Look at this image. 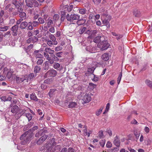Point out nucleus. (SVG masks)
<instances>
[{
  "label": "nucleus",
  "mask_w": 152,
  "mask_h": 152,
  "mask_svg": "<svg viewBox=\"0 0 152 152\" xmlns=\"http://www.w3.org/2000/svg\"><path fill=\"white\" fill-rule=\"evenodd\" d=\"M88 31H89V30H87L86 27H81L79 30L78 32L80 34H82L88 32Z\"/></svg>",
  "instance_id": "17"
},
{
  "label": "nucleus",
  "mask_w": 152,
  "mask_h": 152,
  "mask_svg": "<svg viewBox=\"0 0 152 152\" xmlns=\"http://www.w3.org/2000/svg\"><path fill=\"white\" fill-rule=\"evenodd\" d=\"M16 8L17 9L18 12L23 11V9L22 8L21 5V4H15Z\"/></svg>",
  "instance_id": "25"
},
{
  "label": "nucleus",
  "mask_w": 152,
  "mask_h": 152,
  "mask_svg": "<svg viewBox=\"0 0 152 152\" xmlns=\"http://www.w3.org/2000/svg\"><path fill=\"white\" fill-rule=\"evenodd\" d=\"M99 143L100 145L102 147H104L105 144V140H101L99 142Z\"/></svg>",
  "instance_id": "56"
},
{
  "label": "nucleus",
  "mask_w": 152,
  "mask_h": 152,
  "mask_svg": "<svg viewBox=\"0 0 152 152\" xmlns=\"http://www.w3.org/2000/svg\"><path fill=\"white\" fill-rule=\"evenodd\" d=\"M10 107L11 108V112L12 113L16 114L18 113L19 108L17 105H13L11 104L10 105Z\"/></svg>",
  "instance_id": "9"
},
{
  "label": "nucleus",
  "mask_w": 152,
  "mask_h": 152,
  "mask_svg": "<svg viewBox=\"0 0 152 152\" xmlns=\"http://www.w3.org/2000/svg\"><path fill=\"white\" fill-rule=\"evenodd\" d=\"M114 144L117 147H119L120 145V140L119 137L117 135L114 138L113 141Z\"/></svg>",
  "instance_id": "12"
},
{
  "label": "nucleus",
  "mask_w": 152,
  "mask_h": 152,
  "mask_svg": "<svg viewBox=\"0 0 152 152\" xmlns=\"http://www.w3.org/2000/svg\"><path fill=\"white\" fill-rule=\"evenodd\" d=\"M41 69V68L40 66H36L34 69V72L35 73H39Z\"/></svg>",
  "instance_id": "33"
},
{
  "label": "nucleus",
  "mask_w": 152,
  "mask_h": 152,
  "mask_svg": "<svg viewBox=\"0 0 152 152\" xmlns=\"http://www.w3.org/2000/svg\"><path fill=\"white\" fill-rule=\"evenodd\" d=\"M48 61V63H49L51 64H53L54 62V60L53 59H52L50 57L48 59H47Z\"/></svg>",
  "instance_id": "58"
},
{
  "label": "nucleus",
  "mask_w": 152,
  "mask_h": 152,
  "mask_svg": "<svg viewBox=\"0 0 152 152\" xmlns=\"http://www.w3.org/2000/svg\"><path fill=\"white\" fill-rule=\"evenodd\" d=\"M65 8H67V10L68 12H69L72 10L73 6L72 4H70L69 6L67 5H65L64 7Z\"/></svg>",
  "instance_id": "31"
},
{
  "label": "nucleus",
  "mask_w": 152,
  "mask_h": 152,
  "mask_svg": "<svg viewBox=\"0 0 152 152\" xmlns=\"http://www.w3.org/2000/svg\"><path fill=\"white\" fill-rule=\"evenodd\" d=\"M53 80L52 78H48L44 81V83L48 84H50L52 83Z\"/></svg>",
  "instance_id": "37"
},
{
  "label": "nucleus",
  "mask_w": 152,
  "mask_h": 152,
  "mask_svg": "<svg viewBox=\"0 0 152 152\" xmlns=\"http://www.w3.org/2000/svg\"><path fill=\"white\" fill-rule=\"evenodd\" d=\"M24 115L25 116L28 118L29 121H30L32 119L33 117L31 114L30 113H25Z\"/></svg>",
  "instance_id": "28"
},
{
  "label": "nucleus",
  "mask_w": 152,
  "mask_h": 152,
  "mask_svg": "<svg viewBox=\"0 0 152 152\" xmlns=\"http://www.w3.org/2000/svg\"><path fill=\"white\" fill-rule=\"evenodd\" d=\"M43 62V60L42 59H38L37 62V63L38 65H41Z\"/></svg>",
  "instance_id": "60"
},
{
  "label": "nucleus",
  "mask_w": 152,
  "mask_h": 152,
  "mask_svg": "<svg viewBox=\"0 0 152 152\" xmlns=\"http://www.w3.org/2000/svg\"><path fill=\"white\" fill-rule=\"evenodd\" d=\"M122 72H121L120 74H119V75L118 78V80H117V82H118V84H119L121 81V77H122Z\"/></svg>",
  "instance_id": "52"
},
{
  "label": "nucleus",
  "mask_w": 152,
  "mask_h": 152,
  "mask_svg": "<svg viewBox=\"0 0 152 152\" xmlns=\"http://www.w3.org/2000/svg\"><path fill=\"white\" fill-rule=\"evenodd\" d=\"M98 136L100 138H102L104 137L103 134V131L102 130H100L99 132Z\"/></svg>",
  "instance_id": "41"
},
{
  "label": "nucleus",
  "mask_w": 152,
  "mask_h": 152,
  "mask_svg": "<svg viewBox=\"0 0 152 152\" xmlns=\"http://www.w3.org/2000/svg\"><path fill=\"white\" fill-rule=\"evenodd\" d=\"M66 18L67 20L73 21L74 20L79 19L80 16L78 15L75 14H72L70 15L69 14H67L66 15Z\"/></svg>",
  "instance_id": "5"
},
{
  "label": "nucleus",
  "mask_w": 152,
  "mask_h": 152,
  "mask_svg": "<svg viewBox=\"0 0 152 152\" xmlns=\"http://www.w3.org/2000/svg\"><path fill=\"white\" fill-rule=\"evenodd\" d=\"M26 5L29 7H38L39 4L36 0H25Z\"/></svg>",
  "instance_id": "4"
},
{
  "label": "nucleus",
  "mask_w": 152,
  "mask_h": 152,
  "mask_svg": "<svg viewBox=\"0 0 152 152\" xmlns=\"http://www.w3.org/2000/svg\"><path fill=\"white\" fill-rule=\"evenodd\" d=\"M44 51L47 53H48L50 54H53L54 53V51L52 50L50 48H46L44 50Z\"/></svg>",
  "instance_id": "21"
},
{
  "label": "nucleus",
  "mask_w": 152,
  "mask_h": 152,
  "mask_svg": "<svg viewBox=\"0 0 152 152\" xmlns=\"http://www.w3.org/2000/svg\"><path fill=\"white\" fill-rule=\"evenodd\" d=\"M55 55L57 57L61 58L62 57V56L63 55V52H61L56 53H55Z\"/></svg>",
  "instance_id": "50"
},
{
  "label": "nucleus",
  "mask_w": 152,
  "mask_h": 152,
  "mask_svg": "<svg viewBox=\"0 0 152 152\" xmlns=\"http://www.w3.org/2000/svg\"><path fill=\"white\" fill-rule=\"evenodd\" d=\"M89 85V87H91V88L92 90L94 89L96 86V85L95 84L92 83H90Z\"/></svg>",
  "instance_id": "57"
},
{
  "label": "nucleus",
  "mask_w": 152,
  "mask_h": 152,
  "mask_svg": "<svg viewBox=\"0 0 152 152\" xmlns=\"http://www.w3.org/2000/svg\"><path fill=\"white\" fill-rule=\"evenodd\" d=\"M109 54L107 53H104L102 56V58L103 60L104 61L108 60L109 59Z\"/></svg>",
  "instance_id": "20"
},
{
  "label": "nucleus",
  "mask_w": 152,
  "mask_h": 152,
  "mask_svg": "<svg viewBox=\"0 0 152 152\" xmlns=\"http://www.w3.org/2000/svg\"><path fill=\"white\" fill-rule=\"evenodd\" d=\"M9 29V27L5 26L3 27H0V31H7Z\"/></svg>",
  "instance_id": "35"
},
{
  "label": "nucleus",
  "mask_w": 152,
  "mask_h": 152,
  "mask_svg": "<svg viewBox=\"0 0 152 152\" xmlns=\"http://www.w3.org/2000/svg\"><path fill=\"white\" fill-rule=\"evenodd\" d=\"M35 57L36 58H43V56L41 53H39L38 54H36V56H35Z\"/></svg>",
  "instance_id": "51"
},
{
  "label": "nucleus",
  "mask_w": 152,
  "mask_h": 152,
  "mask_svg": "<svg viewBox=\"0 0 152 152\" xmlns=\"http://www.w3.org/2000/svg\"><path fill=\"white\" fill-rule=\"evenodd\" d=\"M43 69L44 70H48L49 68V64L48 61H46L43 64Z\"/></svg>",
  "instance_id": "30"
},
{
  "label": "nucleus",
  "mask_w": 152,
  "mask_h": 152,
  "mask_svg": "<svg viewBox=\"0 0 152 152\" xmlns=\"http://www.w3.org/2000/svg\"><path fill=\"white\" fill-rule=\"evenodd\" d=\"M51 143H46L45 146L46 148V150H44L43 152H53L56 149H53V148L56 144V142L54 141L53 138L51 140Z\"/></svg>",
  "instance_id": "2"
},
{
  "label": "nucleus",
  "mask_w": 152,
  "mask_h": 152,
  "mask_svg": "<svg viewBox=\"0 0 152 152\" xmlns=\"http://www.w3.org/2000/svg\"><path fill=\"white\" fill-rule=\"evenodd\" d=\"M77 103L72 102H69V105H68V107L69 108H72L73 107H75L77 106Z\"/></svg>",
  "instance_id": "22"
},
{
  "label": "nucleus",
  "mask_w": 152,
  "mask_h": 152,
  "mask_svg": "<svg viewBox=\"0 0 152 152\" xmlns=\"http://www.w3.org/2000/svg\"><path fill=\"white\" fill-rule=\"evenodd\" d=\"M45 41L47 45L50 47H51L53 45V41L50 40L48 37H46Z\"/></svg>",
  "instance_id": "19"
},
{
  "label": "nucleus",
  "mask_w": 152,
  "mask_h": 152,
  "mask_svg": "<svg viewBox=\"0 0 152 152\" xmlns=\"http://www.w3.org/2000/svg\"><path fill=\"white\" fill-rule=\"evenodd\" d=\"M133 15L136 17H139L141 16V13L140 11L135 9L133 11Z\"/></svg>",
  "instance_id": "23"
},
{
  "label": "nucleus",
  "mask_w": 152,
  "mask_h": 152,
  "mask_svg": "<svg viewBox=\"0 0 152 152\" xmlns=\"http://www.w3.org/2000/svg\"><path fill=\"white\" fill-rule=\"evenodd\" d=\"M110 107V104L109 103H108L106 105V110L105 112H104L103 114H104L105 113L107 112L109 109Z\"/></svg>",
  "instance_id": "54"
},
{
  "label": "nucleus",
  "mask_w": 152,
  "mask_h": 152,
  "mask_svg": "<svg viewBox=\"0 0 152 152\" xmlns=\"http://www.w3.org/2000/svg\"><path fill=\"white\" fill-rule=\"evenodd\" d=\"M103 109V108L102 107L100 108V109L98 110L96 112V114L97 116H99V115H100V113L102 112Z\"/></svg>",
  "instance_id": "47"
},
{
  "label": "nucleus",
  "mask_w": 152,
  "mask_h": 152,
  "mask_svg": "<svg viewBox=\"0 0 152 152\" xmlns=\"http://www.w3.org/2000/svg\"><path fill=\"white\" fill-rule=\"evenodd\" d=\"M38 40V39L37 37H33L29 38L26 41L27 43H34L37 42Z\"/></svg>",
  "instance_id": "14"
},
{
  "label": "nucleus",
  "mask_w": 152,
  "mask_h": 152,
  "mask_svg": "<svg viewBox=\"0 0 152 152\" xmlns=\"http://www.w3.org/2000/svg\"><path fill=\"white\" fill-rule=\"evenodd\" d=\"M28 23L26 22H22L20 25V28L23 29L25 28L27 26Z\"/></svg>",
  "instance_id": "26"
},
{
  "label": "nucleus",
  "mask_w": 152,
  "mask_h": 152,
  "mask_svg": "<svg viewBox=\"0 0 152 152\" xmlns=\"http://www.w3.org/2000/svg\"><path fill=\"white\" fill-rule=\"evenodd\" d=\"M95 69V68L94 67L89 68L88 69V71L90 73H93Z\"/></svg>",
  "instance_id": "53"
},
{
  "label": "nucleus",
  "mask_w": 152,
  "mask_h": 152,
  "mask_svg": "<svg viewBox=\"0 0 152 152\" xmlns=\"http://www.w3.org/2000/svg\"><path fill=\"white\" fill-rule=\"evenodd\" d=\"M28 29L29 30H32L33 29V26L31 22H29L28 24Z\"/></svg>",
  "instance_id": "42"
},
{
  "label": "nucleus",
  "mask_w": 152,
  "mask_h": 152,
  "mask_svg": "<svg viewBox=\"0 0 152 152\" xmlns=\"http://www.w3.org/2000/svg\"><path fill=\"white\" fill-rule=\"evenodd\" d=\"M23 11H21V12H14L13 14L15 15H17L19 13V16L20 18H23L24 19H26V13L24 12H23Z\"/></svg>",
  "instance_id": "15"
},
{
  "label": "nucleus",
  "mask_w": 152,
  "mask_h": 152,
  "mask_svg": "<svg viewBox=\"0 0 152 152\" xmlns=\"http://www.w3.org/2000/svg\"><path fill=\"white\" fill-rule=\"evenodd\" d=\"M93 75L94 78L92 79V80L93 81L96 82L98 81L99 79V77L94 74H93Z\"/></svg>",
  "instance_id": "61"
},
{
  "label": "nucleus",
  "mask_w": 152,
  "mask_h": 152,
  "mask_svg": "<svg viewBox=\"0 0 152 152\" xmlns=\"http://www.w3.org/2000/svg\"><path fill=\"white\" fill-rule=\"evenodd\" d=\"M99 35L94 39V41L96 43H98L101 40L102 41L104 39V37L102 34Z\"/></svg>",
  "instance_id": "13"
},
{
  "label": "nucleus",
  "mask_w": 152,
  "mask_h": 152,
  "mask_svg": "<svg viewBox=\"0 0 152 152\" xmlns=\"http://www.w3.org/2000/svg\"><path fill=\"white\" fill-rule=\"evenodd\" d=\"M31 24L34 27H36L37 25H38L39 24V22L34 21H33L32 23H31Z\"/></svg>",
  "instance_id": "64"
},
{
  "label": "nucleus",
  "mask_w": 152,
  "mask_h": 152,
  "mask_svg": "<svg viewBox=\"0 0 152 152\" xmlns=\"http://www.w3.org/2000/svg\"><path fill=\"white\" fill-rule=\"evenodd\" d=\"M11 36L10 31H8L4 34V37L6 38H9Z\"/></svg>",
  "instance_id": "44"
},
{
  "label": "nucleus",
  "mask_w": 152,
  "mask_h": 152,
  "mask_svg": "<svg viewBox=\"0 0 152 152\" xmlns=\"http://www.w3.org/2000/svg\"><path fill=\"white\" fill-rule=\"evenodd\" d=\"M48 38H49L50 40H51L53 41H55L56 39L55 36L52 34H50V35H49Z\"/></svg>",
  "instance_id": "38"
},
{
  "label": "nucleus",
  "mask_w": 152,
  "mask_h": 152,
  "mask_svg": "<svg viewBox=\"0 0 152 152\" xmlns=\"http://www.w3.org/2000/svg\"><path fill=\"white\" fill-rule=\"evenodd\" d=\"M110 21V20L105 18L102 21V23L104 25H109Z\"/></svg>",
  "instance_id": "36"
},
{
  "label": "nucleus",
  "mask_w": 152,
  "mask_h": 152,
  "mask_svg": "<svg viewBox=\"0 0 152 152\" xmlns=\"http://www.w3.org/2000/svg\"><path fill=\"white\" fill-rule=\"evenodd\" d=\"M30 98L31 100L36 101H38V99L34 93H33L30 94Z\"/></svg>",
  "instance_id": "24"
},
{
  "label": "nucleus",
  "mask_w": 152,
  "mask_h": 152,
  "mask_svg": "<svg viewBox=\"0 0 152 152\" xmlns=\"http://www.w3.org/2000/svg\"><path fill=\"white\" fill-rule=\"evenodd\" d=\"M53 67L56 69L61 70L62 68V66H61L60 64L58 63L55 62L53 65Z\"/></svg>",
  "instance_id": "18"
},
{
  "label": "nucleus",
  "mask_w": 152,
  "mask_h": 152,
  "mask_svg": "<svg viewBox=\"0 0 152 152\" xmlns=\"http://www.w3.org/2000/svg\"><path fill=\"white\" fill-rule=\"evenodd\" d=\"M145 83L149 87L152 88V81L146 79L145 81Z\"/></svg>",
  "instance_id": "27"
},
{
  "label": "nucleus",
  "mask_w": 152,
  "mask_h": 152,
  "mask_svg": "<svg viewBox=\"0 0 152 152\" xmlns=\"http://www.w3.org/2000/svg\"><path fill=\"white\" fill-rule=\"evenodd\" d=\"M29 130L25 132L20 137V139L21 140V144L25 145L28 142L30 141L33 136V134Z\"/></svg>",
  "instance_id": "1"
},
{
  "label": "nucleus",
  "mask_w": 152,
  "mask_h": 152,
  "mask_svg": "<svg viewBox=\"0 0 152 152\" xmlns=\"http://www.w3.org/2000/svg\"><path fill=\"white\" fill-rule=\"evenodd\" d=\"M83 128L84 129L83 130V132L84 135L85 136H88V132L87 129V126L86 125H84V126L83 127Z\"/></svg>",
  "instance_id": "34"
},
{
  "label": "nucleus",
  "mask_w": 152,
  "mask_h": 152,
  "mask_svg": "<svg viewBox=\"0 0 152 152\" xmlns=\"http://www.w3.org/2000/svg\"><path fill=\"white\" fill-rule=\"evenodd\" d=\"M148 67V65L147 64H145L143 65L142 68L141 69V71H144L146 70Z\"/></svg>",
  "instance_id": "62"
},
{
  "label": "nucleus",
  "mask_w": 152,
  "mask_h": 152,
  "mask_svg": "<svg viewBox=\"0 0 152 152\" xmlns=\"http://www.w3.org/2000/svg\"><path fill=\"white\" fill-rule=\"evenodd\" d=\"M66 16V15L64 12H63V13L61 14V19L62 21H63L64 19H65Z\"/></svg>",
  "instance_id": "48"
},
{
  "label": "nucleus",
  "mask_w": 152,
  "mask_h": 152,
  "mask_svg": "<svg viewBox=\"0 0 152 152\" xmlns=\"http://www.w3.org/2000/svg\"><path fill=\"white\" fill-rule=\"evenodd\" d=\"M134 134L137 140L140 135V133L138 132L137 131H134Z\"/></svg>",
  "instance_id": "43"
},
{
  "label": "nucleus",
  "mask_w": 152,
  "mask_h": 152,
  "mask_svg": "<svg viewBox=\"0 0 152 152\" xmlns=\"http://www.w3.org/2000/svg\"><path fill=\"white\" fill-rule=\"evenodd\" d=\"M95 18V15L93 13H91L89 15V18L90 19H94V20H95V19H94Z\"/></svg>",
  "instance_id": "55"
},
{
  "label": "nucleus",
  "mask_w": 152,
  "mask_h": 152,
  "mask_svg": "<svg viewBox=\"0 0 152 152\" xmlns=\"http://www.w3.org/2000/svg\"><path fill=\"white\" fill-rule=\"evenodd\" d=\"M49 30V31L51 33H53L55 32V28L53 26H50Z\"/></svg>",
  "instance_id": "49"
},
{
  "label": "nucleus",
  "mask_w": 152,
  "mask_h": 152,
  "mask_svg": "<svg viewBox=\"0 0 152 152\" xmlns=\"http://www.w3.org/2000/svg\"><path fill=\"white\" fill-rule=\"evenodd\" d=\"M41 136L42 137L37 141V143L38 144H40L41 143L45 141L48 137V136L45 134Z\"/></svg>",
  "instance_id": "11"
},
{
  "label": "nucleus",
  "mask_w": 152,
  "mask_h": 152,
  "mask_svg": "<svg viewBox=\"0 0 152 152\" xmlns=\"http://www.w3.org/2000/svg\"><path fill=\"white\" fill-rule=\"evenodd\" d=\"M59 18V16L58 15L55 14L53 16V20L55 21H56L58 20Z\"/></svg>",
  "instance_id": "39"
},
{
  "label": "nucleus",
  "mask_w": 152,
  "mask_h": 152,
  "mask_svg": "<svg viewBox=\"0 0 152 152\" xmlns=\"http://www.w3.org/2000/svg\"><path fill=\"white\" fill-rule=\"evenodd\" d=\"M33 47V45L31 44L28 47L26 48H24V49L26 53H28V52L30 51L31 49Z\"/></svg>",
  "instance_id": "32"
},
{
  "label": "nucleus",
  "mask_w": 152,
  "mask_h": 152,
  "mask_svg": "<svg viewBox=\"0 0 152 152\" xmlns=\"http://www.w3.org/2000/svg\"><path fill=\"white\" fill-rule=\"evenodd\" d=\"M81 99L83 101V103H87L91 101V98L89 94H86L82 97Z\"/></svg>",
  "instance_id": "7"
},
{
  "label": "nucleus",
  "mask_w": 152,
  "mask_h": 152,
  "mask_svg": "<svg viewBox=\"0 0 152 152\" xmlns=\"http://www.w3.org/2000/svg\"><path fill=\"white\" fill-rule=\"evenodd\" d=\"M56 90L55 89H51L50 90V91L48 93V94L50 97H51L52 96L54 92Z\"/></svg>",
  "instance_id": "40"
},
{
  "label": "nucleus",
  "mask_w": 152,
  "mask_h": 152,
  "mask_svg": "<svg viewBox=\"0 0 152 152\" xmlns=\"http://www.w3.org/2000/svg\"><path fill=\"white\" fill-rule=\"evenodd\" d=\"M38 20H39V23L41 24H43L45 23L44 20V19H43L42 18H39L38 19Z\"/></svg>",
  "instance_id": "63"
},
{
  "label": "nucleus",
  "mask_w": 152,
  "mask_h": 152,
  "mask_svg": "<svg viewBox=\"0 0 152 152\" xmlns=\"http://www.w3.org/2000/svg\"><path fill=\"white\" fill-rule=\"evenodd\" d=\"M110 46V44L107 40H102V42L99 43L98 45L99 48H100L101 50H106Z\"/></svg>",
  "instance_id": "3"
},
{
  "label": "nucleus",
  "mask_w": 152,
  "mask_h": 152,
  "mask_svg": "<svg viewBox=\"0 0 152 152\" xmlns=\"http://www.w3.org/2000/svg\"><path fill=\"white\" fill-rule=\"evenodd\" d=\"M53 23V21L51 20H49L48 22L47 25L48 28H49L50 26Z\"/></svg>",
  "instance_id": "59"
},
{
  "label": "nucleus",
  "mask_w": 152,
  "mask_h": 152,
  "mask_svg": "<svg viewBox=\"0 0 152 152\" xmlns=\"http://www.w3.org/2000/svg\"><path fill=\"white\" fill-rule=\"evenodd\" d=\"M28 76L27 75H22L21 77H20V80L21 82H23L24 80H27L26 81L28 82Z\"/></svg>",
  "instance_id": "29"
},
{
  "label": "nucleus",
  "mask_w": 152,
  "mask_h": 152,
  "mask_svg": "<svg viewBox=\"0 0 152 152\" xmlns=\"http://www.w3.org/2000/svg\"><path fill=\"white\" fill-rule=\"evenodd\" d=\"M86 10L85 9H81L79 10V13L81 14L86 13Z\"/></svg>",
  "instance_id": "45"
},
{
  "label": "nucleus",
  "mask_w": 152,
  "mask_h": 152,
  "mask_svg": "<svg viewBox=\"0 0 152 152\" xmlns=\"http://www.w3.org/2000/svg\"><path fill=\"white\" fill-rule=\"evenodd\" d=\"M18 28V25H15L11 28V30L12 31V35L13 36H15L17 35Z\"/></svg>",
  "instance_id": "8"
},
{
  "label": "nucleus",
  "mask_w": 152,
  "mask_h": 152,
  "mask_svg": "<svg viewBox=\"0 0 152 152\" xmlns=\"http://www.w3.org/2000/svg\"><path fill=\"white\" fill-rule=\"evenodd\" d=\"M57 74V71L54 69H52L48 71L44 75L45 77L48 76L55 77Z\"/></svg>",
  "instance_id": "6"
},
{
  "label": "nucleus",
  "mask_w": 152,
  "mask_h": 152,
  "mask_svg": "<svg viewBox=\"0 0 152 152\" xmlns=\"http://www.w3.org/2000/svg\"><path fill=\"white\" fill-rule=\"evenodd\" d=\"M29 109L27 107L26 108V109H23L22 111L20 112V114L22 115H24L25 113H26L28 112V110Z\"/></svg>",
  "instance_id": "46"
},
{
  "label": "nucleus",
  "mask_w": 152,
  "mask_h": 152,
  "mask_svg": "<svg viewBox=\"0 0 152 152\" xmlns=\"http://www.w3.org/2000/svg\"><path fill=\"white\" fill-rule=\"evenodd\" d=\"M3 72L5 75H7L6 77L8 79H10L11 77L12 72L7 68H4Z\"/></svg>",
  "instance_id": "10"
},
{
  "label": "nucleus",
  "mask_w": 152,
  "mask_h": 152,
  "mask_svg": "<svg viewBox=\"0 0 152 152\" xmlns=\"http://www.w3.org/2000/svg\"><path fill=\"white\" fill-rule=\"evenodd\" d=\"M48 133V131L47 130H44L43 131L40 130L37 132L35 134L36 137H39L40 136H42L44 134H46Z\"/></svg>",
  "instance_id": "16"
}]
</instances>
